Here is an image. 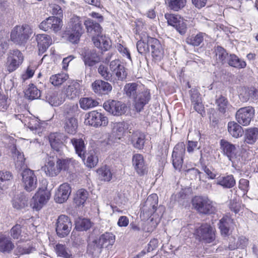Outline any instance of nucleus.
Returning <instances> with one entry per match:
<instances>
[{"instance_id":"obj_1","label":"nucleus","mask_w":258,"mask_h":258,"mask_svg":"<svg viewBox=\"0 0 258 258\" xmlns=\"http://www.w3.org/2000/svg\"><path fill=\"white\" fill-rule=\"evenodd\" d=\"M70 30H66L63 37L72 44H78L84 33L82 21L78 17H74L70 22Z\"/></svg>"},{"instance_id":"obj_2","label":"nucleus","mask_w":258,"mask_h":258,"mask_svg":"<svg viewBox=\"0 0 258 258\" xmlns=\"http://www.w3.org/2000/svg\"><path fill=\"white\" fill-rule=\"evenodd\" d=\"M31 33L32 30L29 25L16 26L12 30L11 39L15 44L22 45L27 42Z\"/></svg>"},{"instance_id":"obj_3","label":"nucleus","mask_w":258,"mask_h":258,"mask_svg":"<svg viewBox=\"0 0 258 258\" xmlns=\"http://www.w3.org/2000/svg\"><path fill=\"white\" fill-rule=\"evenodd\" d=\"M115 241V236L110 232H106L89 244V247L92 250V252L100 253L103 247H107L112 245Z\"/></svg>"},{"instance_id":"obj_4","label":"nucleus","mask_w":258,"mask_h":258,"mask_svg":"<svg viewBox=\"0 0 258 258\" xmlns=\"http://www.w3.org/2000/svg\"><path fill=\"white\" fill-rule=\"evenodd\" d=\"M194 208L203 214H211L215 211L213 202L207 197L196 196L192 201Z\"/></svg>"},{"instance_id":"obj_5","label":"nucleus","mask_w":258,"mask_h":258,"mask_svg":"<svg viewBox=\"0 0 258 258\" xmlns=\"http://www.w3.org/2000/svg\"><path fill=\"white\" fill-rule=\"evenodd\" d=\"M158 198L156 194L149 196L141 208L140 217L148 219L153 215L157 210Z\"/></svg>"},{"instance_id":"obj_6","label":"nucleus","mask_w":258,"mask_h":258,"mask_svg":"<svg viewBox=\"0 0 258 258\" xmlns=\"http://www.w3.org/2000/svg\"><path fill=\"white\" fill-rule=\"evenodd\" d=\"M24 56L22 53L18 49L10 50L8 54L6 68L9 73L16 71L22 63Z\"/></svg>"},{"instance_id":"obj_7","label":"nucleus","mask_w":258,"mask_h":258,"mask_svg":"<svg viewBox=\"0 0 258 258\" xmlns=\"http://www.w3.org/2000/svg\"><path fill=\"white\" fill-rule=\"evenodd\" d=\"M85 122L92 126L98 127L106 126L108 123V118L104 114L94 110L90 111L87 114Z\"/></svg>"},{"instance_id":"obj_8","label":"nucleus","mask_w":258,"mask_h":258,"mask_svg":"<svg viewBox=\"0 0 258 258\" xmlns=\"http://www.w3.org/2000/svg\"><path fill=\"white\" fill-rule=\"evenodd\" d=\"M185 147L183 143H178L174 148L172 154V165L174 169L180 171L183 162Z\"/></svg>"},{"instance_id":"obj_9","label":"nucleus","mask_w":258,"mask_h":258,"mask_svg":"<svg viewBox=\"0 0 258 258\" xmlns=\"http://www.w3.org/2000/svg\"><path fill=\"white\" fill-rule=\"evenodd\" d=\"M254 112V109L251 106L240 108L236 113V119L239 124L243 126L248 125L253 117Z\"/></svg>"},{"instance_id":"obj_10","label":"nucleus","mask_w":258,"mask_h":258,"mask_svg":"<svg viewBox=\"0 0 258 258\" xmlns=\"http://www.w3.org/2000/svg\"><path fill=\"white\" fill-rule=\"evenodd\" d=\"M22 176L23 186L26 190L30 192L36 188L37 179L34 171L25 169L22 173Z\"/></svg>"},{"instance_id":"obj_11","label":"nucleus","mask_w":258,"mask_h":258,"mask_svg":"<svg viewBox=\"0 0 258 258\" xmlns=\"http://www.w3.org/2000/svg\"><path fill=\"white\" fill-rule=\"evenodd\" d=\"M72 228V222L70 218L66 215H60L56 224V232L57 235L64 237L68 235Z\"/></svg>"},{"instance_id":"obj_12","label":"nucleus","mask_w":258,"mask_h":258,"mask_svg":"<svg viewBox=\"0 0 258 258\" xmlns=\"http://www.w3.org/2000/svg\"><path fill=\"white\" fill-rule=\"evenodd\" d=\"M62 26L61 18L54 16L49 17L43 21L39 25L40 29L47 31L52 30L54 32L59 31Z\"/></svg>"},{"instance_id":"obj_13","label":"nucleus","mask_w":258,"mask_h":258,"mask_svg":"<svg viewBox=\"0 0 258 258\" xmlns=\"http://www.w3.org/2000/svg\"><path fill=\"white\" fill-rule=\"evenodd\" d=\"M104 109L110 113L116 116L124 114L127 107L122 102L116 100H108L103 104Z\"/></svg>"},{"instance_id":"obj_14","label":"nucleus","mask_w":258,"mask_h":258,"mask_svg":"<svg viewBox=\"0 0 258 258\" xmlns=\"http://www.w3.org/2000/svg\"><path fill=\"white\" fill-rule=\"evenodd\" d=\"M220 146L223 154L228 157L230 161L233 163L238 161L239 155L234 145L222 139L220 141Z\"/></svg>"},{"instance_id":"obj_15","label":"nucleus","mask_w":258,"mask_h":258,"mask_svg":"<svg viewBox=\"0 0 258 258\" xmlns=\"http://www.w3.org/2000/svg\"><path fill=\"white\" fill-rule=\"evenodd\" d=\"M148 42L153 59L155 61H160L163 57L164 50L159 41L156 38L148 37Z\"/></svg>"},{"instance_id":"obj_16","label":"nucleus","mask_w":258,"mask_h":258,"mask_svg":"<svg viewBox=\"0 0 258 258\" xmlns=\"http://www.w3.org/2000/svg\"><path fill=\"white\" fill-rule=\"evenodd\" d=\"M196 234L200 239H203L208 243H210L215 239V229L210 225H202L196 230Z\"/></svg>"},{"instance_id":"obj_17","label":"nucleus","mask_w":258,"mask_h":258,"mask_svg":"<svg viewBox=\"0 0 258 258\" xmlns=\"http://www.w3.org/2000/svg\"><path fill=\"white\" fill-rule=\"evenodd\" d=\"M50 193L44 188H39L37 192L33 197L34 201L33 208L36 210H39L42 206L49 200Z\"/></svg>"},{"instance_id":"obj_18","label":"nucleus","mask_w":258,"mask_h":258,"mask_svg":"<svg viewBox=\"0 0 258 258\" xmlns=\"http://www.w3.org/2000/svg\"><path fill=\"white\" fill-rule=\"evenodd\" d=\"M109 68L112 75H115L118 80L123 81L126 79L127 73L123 64L119 59L111 61Z\"/></svg>"},{"instance_id":"obj_19","label":"nucleus","mask_w":258,"mask_h":258,"mask_svg":"<svg viewBox=\"0 0 258 258\" xmlns=\"http://www.w3.org/2000/svg\"><path fill=\"white\" fill-rule=\"evenodd\" d=\"M86 66L93 67L100 61V57L95 49L84 48L82 54Z\"/></svg>"},{"instance_id":"obj_20","label":"nucleus","mask_w":258,"mask_h":258,"mask_svg":"<svg viewBox=\"0 0 258 258\" xmlns=\"http://www.w3.org/2000/svg\"><path fill=\"white\" fill-rule=\"evenodd\" d=\"M165 17L169 25L174 27L180 34H184L186 29V25L183 20L177 15L165 14Z\"/></svg>"},{"instance_id":"obj_21","label":"nucleus","mask_w":258,"mask_h":258,"mask_svg":"<svg viewBox=\"0 0 258 258\" xmlns=\"http://www.w3.org/2000/svg\"><path fill=\"white\" fill-rule=\"evenodd\" d=\"M69 138L64 134L59 133H54L49 136V143L51 147L54 150L58 152L62 147L63 142H68Z\"/></svg>"},{"instance_id":"obj_22","label":"nucleus","mask_w":258,"mask_h":258,"mask_svg":"<svg viewBox=\"0 0 258 258\" xmlns=\"http://www.w3.org/2000/svg\"><path fill=\"white\" fill-rule=\"evenodd\" d=\"M151 98L150 92L148 90L139 92L134 99V106L137 112L141 111L144 106L148 104Z\"/></svg>"},{"instance_id":"obj_23","label":"nucleus","mask_w":258,"mask_h":258,"mask_svg":"<svg viewBox=\"0 0 258 258\" xmlns=\"http://www.w3.org/2000/svg\"><path fill=\"white\" fill-rule=\"evenodd\" d=\"M68 140L74 148L76 153L84 161L86 158V146L84 140L76 137L69 138Z\"/></svg>"},{"instance_id":"obj_24","label":"nucleus","mask_w":258,"mask_h":258,"mask_svg":"<svg viewBox=\"0 0 258 258\" xmlns=\"http://www.w3.org/2000/svg\"><path fill=\"white\" fill-rule=\"evenodd\" d=\"M92 88L93 91L99 95L108 94L112 89L110 83L102 80L94 81L92 84Z\"/></svg>"},{"instance_id":"obj_25","label":"nucleus","mask_w":258,"mask_h":258,"mask_svg":"<svg viewBox=\"0 0 258 258\" xmlns=\"http://www.w3.org/2000/svg\"><path fill=\"white\" fill-rule=\"evenodd\" d=\"M71 192L70 185L67 183L61 184L56 191L54 199L57 203H63L66 201Z\"/></svg>"},{"instance_id":"obj_26","label":"nucleus","mask_w":258,"mask_h":258,"mask_svg":"<svg viewBox=\"0 0 258 258\" xmlns=\"http://www.w3.org/2000/svg\"><path fill=\"white\" fill-rule=\"evenodd\" d=\"M36 39L37 41L39 54L45 52L52 43L51 37L46 34H38Z\"/></svg>"},{"instance_id":"obj_27","label":"nucleus","mask_w":258,"mask_h":258,"mask_svg":"<svg viewBox=\"0 0 258 258\" xmlns=\"http://www.w3.org/2000/svg\"><path fill=\"white\" fill-rule=\"evenodd\" d=\"M133 165L138 174L143 175L147 172L144 158L141 154H135L132 159Z\"/></svg>"},{"instance_id":"obj_28","label":"nucleus","mask_w":258,"mask_h":258,"mask_svg":"<svg viewBox=\"0 0 258 258\" xmlns=\"http://www.w3.org/2000/svg\"><path fill=\"white\" fill-rule=\"evenodd\" d=\"M145 135L139 131L134 132L130 136V140L134 147L137 149H141L145 144Z\"/></svg>"},{"instance_id":"obj_29","label":"nucleus","mask_w":258,"mask_h":258,"mask_svg":"<svg viewBox=\"0 0 258 258\" xmlns=\"http://www.w3.org/2000/svg\"><path fill=\"white\" fill-rule=\"evenodd\" d=\"M84 25L87 32L91 35L98 36L101 34L102 28L98 23L95 22L90 19H88L85 21Z\"/></svg>"},{"instance_id":"obj_30","label":"nucleus","mask_w":258,"mask_h":258,"mask_svg":"<svg viewBox=\"0 0 258 258\" xmlns=\"http://www.w3.org/2000/svg\"><path fill=\"white\" fill-rule=\"evenodd\" d=\"M64 130L69 134L74 135L77 132L78 121L74 117L67 116L64 122Z\"/></svg>"},{"instance_id":"obj_31","label":"nucleus","mask_w":258,"mask_h":258,"mask_svg":"<svg viewBox=\"0 0 258 258\" xmlns=\"http://www.w3.org/2000/svg\"><path fill=\"white\" fill-rule=\"evenodd\" d=\"M67 97L70 99H73L79 96L80 93V85L77 82H73L65 90Z\"/></svg>"},{"instance_id":"obj_32","label":"nucleus","mask_w":258,"mask_h":258,"mask_svg":"<svg viewBox=\"0 0 258 258\" xmlns=\"http://www.w3.org/2000/svg\"><path fill=\"white\" fill-rule=\"evenodd\" d=\"M10 238L0 233V251L9 253L14 248Z\"/></svg>"},{"instance_id":"obj_33","label":"nucleus","mask_w":258,"mask_h":258,"mask_svg":"<svg viewBox=\"0 0 258 258\" xmlns=\"http://www.w3.org/2000/svg\"><path fill=\"white\" fill-rule=\"evenodd\" d=\"M46 174L50 177L56 176L59 174V171L57 166V163L55 164L54 161L48 159L45 165L42 167Z\"/></svg>"},{"instance_id":"obj_34","label":"nucleus","mask_w":258,"mask_h":258,"mask_svg":"<svg viewBox=\"0 0 258 258\" xmlns=\"http://www.w3.org/2000/svg\"><path fill=\"white\" fill-rule=\"evenodd\" d=\"M110 126L112 133L116 138L120 139L123 136L125 128L124 122H111Z\"/></svg>"},{"instance_id":"obj_35","label":"nucleus","mask_w":258,"mask_h":258,"mask_svg":"<svg viewBox=\"0 0 258 258\" xmlns=\"http://www.w3.org/2000/svg\"><path fill=\"white\" fill-rule=\"evenodd\" d=\"M13 176L11 172L8 171H0V188L5 190L12 183Z\"/></svg>"},{"instance_id":"obj_36","label":"nucleus","mask_w":258,"mask_h":258,"mask_svg":"<svg viewBox=\"0 0 258 258\" xmlns=\"http://www.w3.org/2000/svg\"><path fill=\"white\" fill-rule=\"evenodd\" d=\"M124 94L131 99H134L139 92V85L136 83H129L123 88Z\"/></svg>"},{"instance_id":"obj_37","label":"nucleus","mask_w":258,"mask_h":258,"mask_svg":"<svg viewBox=\"0 0 258 258\" xmlns=\"http://www.w3.org/2000/svg\"><path fill=\"white\" fill-rule=\"evenodd\" d=\"M233 224V220L228 216L223 217L219 221V227L221 234L227 236L229 234V229Z\"/></svg>"},{"instance_id":"obj_38","label":"nucleus","mask_w":258,"mask_h":258,"mask_svg":"<svg viewBox=\"0 0 258 258\" xmlns=\"http://www.w3.org/2000/svg\"><path fill=\"white\" fill-rule=\"evenodd\" d=\"M215 103L217 106L218 110L223 114H225L232 107L227 99L222 95L216 100Z\"/></svg>"},{"instance_id":"obj_39","label":"nucleus","mask_w":258,"mask_h":258,"mask_svg":"<svg viewBox=\"0 0 258 258\" xmlns=\"http://www.w3.org/2000/svg\"><path fill=\"white\" fill-rule=\"evenodd\" d=\"M258 139V128L250 127L246 129L244 134V141L248 144H253Z\"/></svg>"},{"instance_id":"obj_40","label":"nucleus","mask_w":258,"mask_h":258,"mask_svg":"<svg viewBox=\"0 0 258 258\" xmlns=\"http://www.w3.org/2000/svg\"><path fill=\"white\" fill-rule=\"evenodd\" d=\"M28 200L22 194H19L14 196L12 200L13 207L17 210L24 209L28 205Z\"/></svg>"},{"instance_id":"obj_41","label":"nucleus","mask_w":258,"mask_h":258,"mask_svg":"<svg viewBox=\"0 0 258 258\" xmlns=\"http://www.w3.org/2000/svg\"><path fill=\"white\" fill-rule=\"evenodd\" d=\"M228 131L234 138L242 136L243 131L242 127L235 121H230L228 124Z\"/></svg>"},{"instance_id":"obj_42","label":"nucleus","mask_w":258,"mask_h":258,"mask_svg":"<svg viewBox=\"0 0 258 258\" xmlns=\"http://www.w3.org/2000/svg\"><path fill=\"white\" fill-rule=\"evenodd\" d=\"M216 183L220 185L224 188H230L235 185V180L232 175H227L225 177H219L216 181Z\"/></svg>"},{"instance_id":"obj_43","label":"nucleus","mask_w":258,"mask_h":258,"mask_svg":"<svg viewBox=\"0 0 258 258\" xmlns=\"http://www.w3.org/2000/svg\"><path fill=\"white\" fill-rule=\"evenodd\" d=\"M12 151L13 156L15 157L16 168L19 170L22 169L24 166L25 160L23 153L20 152L16 146L13 147Z\"/></svg>"},{"instance_id":"obj_44","label":"nucleus","mask_w":258,"mask_h":258,"mask_svg":"<svg viewBox=\"0 0 258 258\" xmlns=\"http://www.w3.org/2000/svg\"><path fill=\"white\" fill-rule=\"evenodd\" d=\"M226 63L230 66L237 68L243 69L246 66V63L245 61L240 59L234 54H230Z\"/></svg>"},{"instance_id":"obj_45","label":"nucleus","mask_w":258,"mask_h":258,"mask_svg":"<svg viewBox=\"0 0 258 258\" xmlns=\"http://www.w3.org/2000/svg\"><path fill=\"white\" fill-rule=\"evenodd\" d=\"M45 100L51 105L55 106L59 105L63 101L56 91H49L47 93L45 96Z\"/></svg>"},{"instance_id":"obj_46","label":"nucleus","mask_w":258,"mask_h":258,"mask_svg":"<svg viewBox=\"0 0 258 258\" xmlns=\"http://www.w3.org/2000/svg\"><path fill=\"white\" fill-rule=\"evenodd\" d=\"M215 52L216 53V60L222 64H226L228 61L229 54L227 51L222 47L218 46L216 47Z\"/></svg>"},{"instance_id":"obj_47","label":"nucleus","mask_w":258,"mask_h":258,"mask_svg":"<svg viewBox=\"0 0 258 258\" xmlns=\"http://www.w3.org/2000/svg\"><path fill=\"white\" fill-rule=\"evenodd\" d=\"M69 79V75L65 73H60L52 75L49 81L54 86H59Z\"/></svg>"},{"instance_id":"obj_48","label":"nucleus","mask_w":258,"mask_h":258,"mask_svg":"<svg viewBox=\"0 0 258 258\" xmlns=\"http://www.w3.org/2000/svg\"><path fill=\"white\" fill-rule=\"evenodd\" d=\"M205 35V33L201 32L196 35H191L186 38L185 41L188 44L198 46L203 42Z\"/></svg>"},{"instance_id":"obj_49","label":"nucleus","mask_w":258,"mask_h":258,"mask_svg":"<svg viewBox=\"0 0 258 258\" xmlns=\"http://www.w3.org/2000/svg\"><path fill=\"white\" fill-rule=\"evenodd\" d=\"M99 178L102 181H109L112 177V173L109 166L106 165L100 168L97 170Z\"/></svg>"},{"instance_id":"obj_50","label":"nucleus","mask_w":258,"mask_h":258,"mask_svg":"<svg viewBox=\"0 0 258 258\" xmlns=\"http://www.w3.org/2000/svg\"><path fill=\"white\" fill-rule=\"evenodd\" d=\"M23 221V219L21 220V221L19 220V222H20V224H16L11 228L10 230V233L11 236L13 239H19L22 237L23 233H24L25 229L23 225L21 224Z\"/></svg>"},{"instance_id":"obj_51","label":"nucleus","mask_w":258,"mask_h":258,"mask_svg":"<svg viewBox=\"0 0 258 258\" xmlns=\"http://www.w3.org/2000/svg\"><path fill=\"white\" fill-rule=\"evenodd\" d=\"M55 249L58 256L63 258H73L71 250L63 244L59 243L56 244Z\"/></svg>"},{"instance_id":"obj_52","label":"nucleus","mask_w":258,"mask_h":258,"mask_svg":"<svg viewBox=\"0 0 258 258\" xmlns=\"http://www.w3.org/2000/svg\"><path fill=\"white\" fill-rule=\"evenodd\" d=\"M26 98L30 100H33L38 98L40 96V91L33 84L29 85L28 88L25 92Z\"/></svg>"},{"instance_id":"obj_53","label":"nucleus","mask_w":258,"mask_h":258,"mask_svg":"<svg viewBox=\"0 0 258 258\" xmlns=\"http://www.w3.org/2000/svg\"><path fill=\"white\" fill-rule=\"evenodd\" d=\"M56 162L60 172L62 170H68L71 166L74 165L75 160L73 158L58 159Z\"/></svg>"},{"instance_id":"obj_54","label":"nucleus","mask_w":258,"mask_h":258,"mask_svg":"<svg viewBox=\"0 0 258 258\" xmlns=\"http://www.w3.org/2000/svg\"><path fill=\"white\" fill-rule=\"evenodd\" d=\"M86 158L87 159L85 164L87 166L90 168L95 167L98 162V157L94 150L89 151L88 153L86 154Z\"/></svg>"},{"instance_id":"obj_55","label":"nucleus","mask_w":258,"mask_h":258,"mask_svg":"<svg viewBox=\"0 0 258 258\" xmlns=\"http://www.w3.org/2000/svg\"><path fill=\"white\" fill-rule=\"evenodd\" d=\"M98 104L97 101L91 98H83L80 100V107L84 110L95 107Z\"/></svg>"},{"instance_id":"obj_56","label":"nucleus","mask_w":258,"mask_h":258,"mask_svg":"<svg viewBox=\"0 0 258 258\" xmlns=\"http://www.w3.org/2000/svg\"><path fill=\"white\" fill-rule=\"evenodd\" d=\"M91 227V223L87 219H79L76 222V229L78 231H87Z\"/></svg>"},{"instance_id":"obj_57","label":"nucleus","mask_w":258,"mask_h":258,"mask_svg":"<svg viewBox=\"0 0 258 258\" xmlns=\"http://www.w3.org/2000/svg\"><path fill=\"white\" fill-rule=\"evenodd\" d=\"M88 192L87 190L81 189L78 190L75 198L76 203L78 206L83 205L88 198Z\"/></svg>"},{"instance_id":"obj_58","label":"nucleus","mask_w":258,"mask_h":258,"mask_svg":"<svg viewBox=\"0 0 258 258\" xmlns=\"http://www.w3.org/2000/svg\"><path fill=\"white\" fill-rule=\"evenodd\" d=\"M243 97V101H247L250 98L257 100L258 99V90L254 88L245 89Z\"/></svg>"},{"instance_id":"obj_59","label":"nucleus","mask_w":258,"mask_h":258,"mask_svg":"<svg viewBox=\"0 0 258 258\" xmlns=\"http://www.w3.org/2000/svg\"><path fill=\"white\" fill-rule=\"evenodd\" d=\"M148 36L147 37V38ZM146 39H144L143 38L141 40L138 41L137 43V48L139 52L141 54H146L147 53L149 52V46L150 45L145 42Z\"/></svg>"},{"instance_id":"obj_60","label":"nucleus","mask_w":258,"mask_h":258,"mask_svg":"<svg viewBox=\"0 0 258 258\" xmlns=\"http://www.w3.org/2000/svg\"><path fill=\"white\" fill-rule=\"evenodd\" d=\"M98 72L106 81H111L112 75L108 71V68L103 64H100L98 68Z\"/></svg>"},{"instance_id":"obj_61","label":"nucleus","mask_w":258,"mask_h":258,"mask_svg":"<svg viewBox=\"0 0 258 258\" xmlns=\"http://www.w3.org/2000/svg\"><path fill=\"white\" fill-rule=\"evenodd\" d=\"M186 3V0H170L168 6L170 9L178 11L185 6Z\"/></svg>"},{"instance_id":"obj_62","label":"nucleus","mask_w":258,"mask_h":258,"mask_svg":"<svg viewBox=\"0 0 258 258\" xmlns=\"http://www.w3.org/2000/svg\"><path fill=\"white\" fill-rule=\"evenodd\" d=\"M28 127L35 134H39L41 127L39 121L36 118H32L28 123Z\"/></svg>"},{"instance_id":"obj_63","label":"nucleus","mask_w":258,"mask_h":258,"mask_svg":"<svg viewBox=\"0 0 258 258\" xmlns=\"http://www.w3.org/2000/svg\"><path fill=\"white\" fill-rule=\"evenodd\" d=\"M35 250V247L31 245H19L17 248V251L19 254H29Z\"/></svg>"},{"instance_id":"obj_64","label":"nucleus","mask_w":258,"mask_h":258,"mask_svg":"<svg viewBox=\"0 0 258 258\" xmlns=\"http://www.w3.org/2000/svg\"><path fill=\"white\" fill-rule=\"evenodd\" d=\"M78 107L77 105H69L66 107L64 109V114L67 116L74 117L78 111Z\"/></svg>"}]
</instances>
